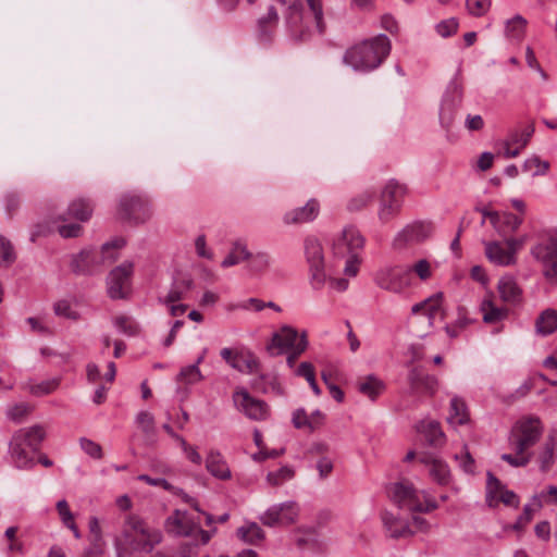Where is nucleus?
Instances as JSON below:
<instances>
[{
	"label": "nucleus",
	"instance_id": "nucleus-1",
	"mask_svg": "<svg viewBox=\"0 0 557 557\" xmlns=\"http://www.w3.org/2000/svg\"><path fill=\"white\" fill-rule=\"evenodd\" d=\"M542 434L543 425L539 418L525 417L518 420L508 436V445L515 455L503 454L500 459L515 468L525 467L533 457L529 449L540 441Z\"/></svg>",
	"mask_w": 557,
	"mask_h": 557
},
{
	"label": "nucleus",
	"instance_id": "nucleus-2",
	"mask_svg": "<svg viewBox=\"0 0 557 557\" xmlns=\"http://www.w3.org/2000/svg\"><path fill=\"white\" fill-rule=\"evenodd\" d=\"M389 52L391 41L381 34L347 49L344 62L356 71L369 72L380 66Z\"/></svg>",
	"mask_w": 557,
	"mask_h": 557
},
{
	"label": "nucleus",
	"instance_id": "nucleus-3",
	"mask_svg": "<svg viewBox=\"0 0 557 557\" xmlns=\"http://www.w3.org/2000/svg\"><path fill=\"white\" fill-rule=\"evenodd\" d=\"M46 437V431L41 425H33L16 431L10 442V454L13 462L18 469H28L35 465L32 453L39 450L42 441Z\"/></svg>",
	"mask_w": 557,
	"mask_h": 557
},
{
	"label": "nucleus",
	"instance_id": "nucleus-4",
	"mask_svg": "<svg viewBox=\"0 0 557 557\" xmlns=\"http://www.w3.org/2000/svg\"><path fill=\"white\" fill-rule=\"evenodd\" d=\"M124 245L123 238H116L103 244L100 250L84 249L73 258L71 268L76 274H94L106 262H114L117 259L116 249Z\"/></svg>",
	"mask_w": 557,
	"mask_h": 557
},
{
	"label": "nucleus",
	"instance_id": "nucleus-5",
	"mask_svg": "<svg viewBox=\"0 0 557 557\" xmlns=\"http://www.w3.org/2000/svg\"><path fill=\"white\" fill-rule=\"evenodd\" d=\"M364 238L360 232L352 227H345L333 243V252L337 258H347L344 272L349 276L358 273L360 251L363 249Z\"/></svg>",
	"mask_w": 557,
	"mask_h": 557
},
{
	"label": "nucleus",
	"instance_id": "nucleus-6",
	"mask_svg": "<svg viewBox=\"0 0 557 557\" xmlns=\"http://www.w3.org/2000/svg\"><path fill=\"white\" fill-rule=\"evenodd\" d=\"M152 215L149 201L135 194H125L120 198L117 216L121 221L138 225L147 222Z\"/></svg>",
	"mask_w": 557,
	"mask_h": 557
},
{
	"label": "nucleus",
	"instance_id": "nucleus-7",
	"mask_svg": "<svg viewBox=\"0 0 557 557\" xmlns=\"http://www.w3.org/2000/svg\"><path fill=\"white\" fill-rule=\"evenodd\" d=\"M406 193V185L400 184L396 180L388 181L381 193L377 212L379 219L383 223H387L400 212Z\"/></svg>",
	"mask_w": 557,
	"mask_h": 557
},
{
	"label": "nucleus",
	"instance_id": "nucleus-8",
	"mask_svg": "<svg viewBox=\"0 0 557 557\" xmlns=\"http://www.w3.org/2000/svg\"><path fill=\"white\" fill-rule=\"evenodd\" d=\"M411 280L412 269L408 265L386 267L375 274L376 285L392 293H401L411 285Z\"/></svg>",
	"mask_w": 557,
	"mask_h": 557
},
{
	"label": "nucleus",
	"instance_id": "nucleus-9",
	"mask_svg": "<svg viewBox=\"0 0 557 557\" xmlns=\"http://www.w3.org/2000/svg\"><path fill=\"white\" fill-rule=\"evenodd\" d=\"M305 255L309 264L311 285L313 288L320 289L326 281L324 255L321 243L314 237L306 238Z\"/></svg>",
	"mask_w": 557,
	"mask_h": 557
},
{
	"label": "nucleus",
	"instance_id": "nucleus-10",
	"mask_svg": "<svg viewBox=\"0 0 557 557\" xmlns=\"http://www.w3.org/2000/svg\"><path fill=\"white\" fill-rule=\"evenodd\" d=\"M531 255L541 262L547 281L557 284V238L549 237L531 249Z\"/></svg>",
	"mask_w": 557,
	"mask_h": 557
},
{
	"label": "nucleus",
	"instance_id": "nucleus-11",
	"mask_svg": "<svg viewBox=\"0 0 557 557\" xmlns=\"http://www.w3.org/2000/svg\"><path fill=\"white\" fill-rule=\"evenodd\" d=\"M299 515V507L295 502H285L271 506L261 517L263 525L287 527L296 522Z\"/></svg>",
	"mask_w": 557,
	"mask_h": 557
},
{
	"label": "nucleus",
	"instance_id": "nucleus-12",
	"mask_svg": "<svg viewBox=\"0 0 557 557\" xmlns=\"http://www.w3.org/2000/svg\"><path fill=\"white\" fill-rule=\"evenodd\" d=\"M134 272V263L125 261L115 267L108 275V294L112 299L125 298L131 286V278Z\"/></svg>",
	"mask_w": 557,
	"mask_h": 557
},
{
	"label": "nucleus",
	"instance_id": "nucleus-13",
	"mask_svg": "<svg viewBox=\"0 0 557 557\" xmlns=\"http://www.w3.org/2000/svg\"><path fill=\"white\" fill-rule=\"evenodd\" d=\"M300 336L296 329L284 325L277 332L272 334L270 343L267 344L265 349L272 357H276L295 349Z\"/></svg>",
	"mask_w": 557,
	"mask_h": 557
},
{
	"label": "nucleus",
	"instance_id": "nucleus-14",
	"mask_svg": "<svg viewBox=\"0 0 557 557\" xmlns=\"http://www.w3.org/2000/svg\"><path fill=\"white\" fill-rule=\"evenodd\" d=\"M286 22L290 36L295 41L302 42L310 38L308 16L304 14L299 2L294 1L289 4Z\"/></svg>",
	"mask_w": 557,
	"mask_h": 557
},
{
	"label": "nucleus",
	"instance_id": "nucleus-15",
	"mask_svg": "<svg viewBox=\"0 0 557 557\" xmlns=\"http://www.w3.org/2000/svg\"><path fill=\"white\" fill-rule=\"evenodd\" d=\"M408 383L413 395H434L437 379L426 373L421 367H412L408 372Z\"/></svg>",
	"mask_w": 557,
	"mask_h": 557
},
{
	"label": "nucleus",
	"instance_id": "nucleus-16",
	"mask_svg": "<svg viewBox=\"0 0 557 557\" xmlns=\"http://www.w3.org/2000/svg\"><path fill=\"white\" fill-rule=\"evenodd\" d=\"M392 499L399 508H406L410 511L421 509L419 507V494L413 487L412 483L408 481H401L393 484Z\"/></svg>",
	"mask_w": 557,
	"mask_h": 557
},
{
	"label": "nucleus",
	"instance_id": "nucleus-17",
	"mask_svg": "<svg viewBox=\"0 0 557 557\" xmlns=\"http://www.w3.org/2000/svg\"><path fill=\"white\" fill-rule=\"evenodd\" d=\"M234 400L249 419L264 420L269 416L267 403L251 397L246 391L236 392Z\"/></svg>",
	"mask_w": 557,
	"mask_h": 557
},
{
	"label": "nucleus",
	"instance_id": "nucleus-18",
	"mask_svg": "<svg viewBox=\"0 0 557 557\" xmlns=\"http://www.w3.org/2000/svg\"><path fill=\"white\" fill-rule=\"evenodd\" d=\"M432 231L433 226L431 223L414 222L398 233L394 245L400 248L407 244L423 242L431 235Z\"/></svg>",
	"mask_w": 557,
	"mask_h": 557
},
{
	"label": "nucleus",
	"instance_id": "nucleus-19",
	"mask_svg": "<svg viewBox=\"0 0 557 557\" xmlns=\"http://www.w3.org/2000/svg\"><path fill=\"white\" fill-rule=\"evenodd\" d=\"M416 430L423 435L430 447L442 448L446 444V435L438 421L421 420L416 424Z\"/></svg>",
	"mask_w": 557,
	"mask_h": 557
},
{
	"label": "nucleus",
	"instance_id": "nucleus-20",
	"mask_svg": "<svg viewBox=\"0 0 557 557\" xmlns=\"http://www.w3.org/2000/svg\"><path fill=\"white\" fill-rule=\"evenodd\" d=\"M320 212V203L317 199L311 198L304 207H299L287 211L284 214V222L286 224H302L313 221Z\"/></svg>",
	"mask_w": 557,
	"mask_h": 557
},
{
	"label": "nucleus",
	"instance_id": "nucleus-21",
	"mask_svg": "<svg viewBox=\"0 0 557 557\" xmlns=\"http://www.w3.org/2000/svg\"><path fill=\"white\" fill-rule=\"evenodd\" d=\"M165 527L169 532L178 536H190L196 525L188 520L187 513L176 509L165 521Z\"/></svg>",
	"mask_w": 557,
	"mask_h": 557
},
{
	"label": "nucleus",
	"instance_id": "nucleus-22",
	"mask_svg": "<svg viewBox=\"0 0 557 557\" xmlns=\"http://www.w3.org/2000/svg\"><path fill=\"white\" fill-rule=\"evenodd\" d=\"M485 255L491 262L502 267L515 264L517 261L508 247L504 248L499 242L485 243Z\"/></svg>",
	"mask_w": 557,
	"mask_h": 557
},
{
	"label": "nucleus",
	"instance_id": "nucleus-23",
	"mask_svg": "<svg viewBox=\"0 0 557 557\" xmlns=\"http://www.w3.org/2000/svg\"><path fill=\"white\" fill-rule=\"evenodd\" d=\"M497 289L505 302L516 305L522 299V289L512 276H503L497 283Z\"/></svg>",
	"mask_w": 557,
	"mask_h": 557
},
{
	"label": "nucleus",
	"instance_id": "nucleus-24",
	"mask_svg": "<svg viewBox=\"0 0 557 557\" xmlns=\"http://www.w3.org/2000/svg\"><path fill=\"white\" fill-rule=\"evenodd\" d=\"M251 387L255 392L263 394H273L274 396H283L284 388L278 379L271 374H260L252 379Z\"/></svg>",
	"mask_w": 557,
	"mask_h": 557
},
{
	"label": "nucleus",
	"instance_id": "nucleus-25",
	"mask_svg": "<svg viewBox=\"0 0 557 557\" xmlns=\"http://www.w3.org/2000/svg\"><path fill=\"white\" fill-rule=\"evenodd\" d=\"M384 527L394 539L407 537L413 534L407 521L395 517L389 512L382 515Z\"/></svg>",
	"mask_w": 557,
	"mask_h": 557
},
{
	"label": "nucleus",
	"instance_id": "nucleus-26",
	"mask_svg": "<svg viewBox=\"0 0 557 557\" xmlns=\"http://www.w3.org/2000/svg\"><path fill=\"white\" fill-rule=\"evenodd\" d=\"M207 470L215 478L220 480H227L231 478L230 468L224 460L223 456L216 451L211 450L206 460Z\"/></svg>",
	"mask_w": 557,
	"mask_h": 557
},
{
	"label": "nucleus",
	"instance_id": "nucleus-27",
	"mask_svg": "<svg viewBox=\"0 0 557 557\" xmlns=\"http://www.w3.org/2000/svg\"><path fill=\"white\" fill-rule=\"evenodd\" d=\"M357 389L371 400H375L385 391V383L377 376L370 374L358 381Z\"/></svg>",
	"mask_w": 557,
	"mask_h": 557
},
{
	"label": "nucleus",
	"instance_id": "nucleus-28",
	"mask_svg": "<svg viewBox=\"0 0 557 557\" xmlns=\"http://www.w3.org/2000/svg\"><path fill=\"white\" fill-rule=\"evenodd\" d=\"M278 23V13L275 7L270 5L265 15L258 20V35L261 40L269 41Z\"/></svg>",
	"mask_w": 557,
	"mask_h": 557
},
{
	"label": "nucleus",
	"instance_id": "nucleus-29",
	"mask_svg": "<svg viewBox=\"0 0 557 557\" xmlns=\"http://www.w3.org/2000/svg\"><path fill=\"white\" fill-rule=\"evenodd\" d=\"M161 541V534L158 531L147 529L144 533L133 537V542H127L135 550L150 553Z\"/></svg>",
	"mask_w": 557,
	"mask_h": 557
},
{
	"label": "nucleus",
	"instance_id": "nucleus-30",
	"mask_svg": "<svg viewBox=\"0 0 557 557\" xmlns=\"http://www.w3.org/2000/svg\"><path fill=\"white\" fill-rule=\"evenodd\" d=\"M536 332L543 336H547L557 331V310L545 309L541 312L535 321Z\"/></svg>",
	"mask_w": 557,
	"mask_h": 557
},
{
	"label": "nucleus",
	"instance_id": "nucleus-31",
	"mask_svg": "<svg viewBox=\"0 0 557 557\" xmlns=\"http://www.w3.org/2000/svg\"><path fill=\"white\" fill-rule=\"evenodd\" d=\"M294 540L299 549L314 550L319 547L318 533L314 528H298L294 531Z\"/></svg>",
	"mask_w": 557,
	"mask_h": 557
},
{
	"label": "nucleus",
	"instance_id": "nucleus-32",
	"mask_svg": "<svg viewBox=\"0 0 557 557\" xmlns=\"http://www.w3.org/2000/svg\"><path fill=\"white\" fill-rule=\"evenodd\" d=\"M92 203L89 199L78 198L73 200L67 208L69 218L76 219L81 222H86L92 214Z\"/></svg>",
	"mask_w": 557,
	"mask_h": 557
},
{
	"label": "nucleus",
	"instance_id": "nucleus-33",
	"mask_svg": "<svg viewBox=\"0 0 557 557\" xmlns=\"http://www.w3.org/2000/svg\"><path fill=\"white\" fill-rule=\"evenodd\" d=\"M481 311L483 312V322L487 324L503 321L508 315V309L497 307L491 299H484L482 301Z\"/></svg>",
	"mask_w": 557,
	"mask_h": 557
},
{
	"label": "nucleus",
	"instance_id": "nucleus-34",
	"mask_svg": "<svg viewBox=\"0 0 557 557\" xmlns=\"http://www.w3.org/2000/svg\"><path fill=\"white\" fill-rule=\"evenodd\" d=\"M250 258L251 253L248 250L247 245L242 240H236L233 243L230 253L224 258L221 265L223 268L233 267Z\"/></svg>",
	"mask_w": 557,
	"mask_h": 557
},
{
	"label": "nucleus",
	"instance_id": "nucleus-35",
	"mask_svg": "<svg viewBox=\"0 0 557 557\" xmlns=\"http://www.w3.org/2000/svg\"><path fill=\"white\" fill-rule=\"evenodd\" d=\"M523 219L511 212L499 213V221L495 225L496 232L500 236H506L509 233L516 232L522 224Z\"/></svg>",
	"mask_w": 557,
	"mask_h": 557
},
{
	"label": "nucleus",
	"instance_id": "nucleus-36",
	"mask_svg": "<svg viewBox=\"0 0 557 557\" xmlns=\"http://www.w3.org/2000/svg\"><path fill=\"white\" fill-rule=\"evenodd\" d=\"M447 421L453 425H463L469 421L468 409L462 399L454 397L450 400V411Z\"/></svg>",
	"mask_w": 557,
	"mask_h": 557
},
{
	"label": "nucleus",
	"instance_id": "nucleus-37",
	"mask_svg": "<svg viewBox=\"0 0 557 557\" xmlns=\"http://www.w3.org/2000/svg\"><path fill=\"white\" fill-rule=\"evenodd\" d=\"M443 302V294L436 293L429 298H426V305L424 307V314L429 319L430 325H433L434 320L440 317L441 320H444L446 314L442 306Z\"/></svg>",
	"mask_w": 557,
	"mask_h": 557
},
{
	"label": "nucleus",
	"instance_id": "nucleus-38",
	"mask_svg": "<svg viewBox=\"0 0 557 557\" xmlns=\"http://www.w3.org/2000/svg\"><path fill=\"white\" fill-rule=\"evenodd\" d=\"M556 448V437L554 435H548L539 455L540 468L542 471H548L553 466Z\"/></svg>",
	"mask_w": 557,
	"mask_h": 557
},
{
	"label": "nucleus",
	"instance_id": "nucleus-39",
	"mask_svg": "<svg viewBox=\"0 0 557 557\" xmlns=\"http://www.w3.org/2000/svg\"><path fill=\"white\" fill-rule=\"evenodd\" d=\"M237 536L246 543L256 544L264 539V531L256 522H251L238 528Z\"/></svg>",
	"mask_w": 557,
	"mask_h": 557
},
{
	"label": "nucleus",
	"instance_id": "nucleus-40",
	"mask_svg": "<svg viewBox=\"0 0 557 557\" xmlns=\"http://www.w3.org/2000/svg\"><path fill=\"white\" fill-rule=\"evenodd\" d=\"M146 530L147 528L140 518L136 516H129L124 523L123 536L126 542H133V537L138 536Z\"/></svg>",
	"mask_w": 557,
	"mask_h": 557
},
{
	"label": "nucleus",
	"instance_id": "nucleus-41",
	"mask_svg": "<svg viewBox=\"0 0 557 557\" xmlns=\"http://www.w3.org/2000/svg\"><path fill=\"white\" fill-rule=\"evenodd\" d=\"M431 478L441 485H447L450 482V470L448 465L438 459L431 468H430Z\"/></svg>",
	"mask_w": 557,
	"mask_h": 557
},
{
	"label": "nucleus",
	"instance_id": "nucleus-42",
	"mask_svg": "<svg viewBox=\"0 0 557 557\" xmlns=\"http://www.w3.org/2000/svg\"><path fill=\"white\" fill-rule=\"evenodd\" d=\"M296 374L298 376H302L307 380V382L309 383L312 392L319 396L321 394V389L319 387V385L317 384V381H315V374H314V368L312 366V363L310 362H301L298 367V369L296 370Z\"/></svg>",
	"mask_w": 557,
	"mask_h": 557
},
{
	"label": "nucleus",
	"instance_id": "nucleus-43",
	"mask_svg": "<svg viewBox=\"0 0 557 557\" xmlns=\"http://www.w3.org/2000/svg\"><path fill=\"white\" fill-rule=\"evenodd\" d=\"M203 379L197 364H190L181 369L177 374V382L184 384H196Z\"/></svg>",
	"mask_w": 557,
	"mask_h": 557
},
{
	"label": "nucleus",
	"instance_id": "nucleus-44",
	"mask_svg": "<svg viewBox=\"0 0 557 557\" xmlns=\"http://www.w3.org/2000/svg\"><path fill=\"white\" fill-rule=\"evenodd\" d=\"M114 325L119 331L127 336H136L140 329L139 325L129 317L119 315L114 319Z\"/></svg>",
	"mask_w": 557,
	"mask_h": 557
},
{
	"label": "nucleus",
	"instance_id": "nucleus-45",
	"mask_svg": "<svg viewBox=\"0 0 557 557\" xmlns=\"http://www.w3.org/2000/svg\"><path fill=\"white\" fill-rule=\"evenodd\" d=\"M522 169L525 172L533 171V176H539L546 174L549 169V163L542 161L537 156H533L523 162Z\"/></svg>",
	"mask_w": 557,
	"mask_h": 557
},
{
	"label": "nucleus",
	"instance_id": "nucleus-46",
	"mask_svg": "<svg viewBox=\"0 0 557 557\" xmlns=\"http://www.w3.org/2000/svg\"><path fill=\"white\" fill-rule=\"evenodd\" d=\"M374 196H375L374 191H370V190L362 191L349 200L347 208L349 211L362 210L363 208H366L369 203H371L373 201Z\"/></svg>",
	"mask_w": 557,
	"mask_h": 557
},
{
	"label": "nucleus",
	"instance_id": "nucleus-47",
	"mask_svg": "<svg viewBox=\"0 0 557 557\" xmlns=\"http://www.w3.org/2000/svg\"><path fill=\"white\" fill-rule=\"evenodd\" d=\"M309 11L314 18L315 27L320 34L325 32V23L323 20V8L321 0H307Z\"/></svg>",
	"mask_w": 557,
	"mask_h": 557
},
{
	"label": "nucleus",
	"instance_id": "nucleus-48",
	"mask_svg": "<svg viewBox=\"0 0 557 557\" xmlns=\"http://www.w3.org/2000/svg\"><path fill=\"white\" fill-rule=\"evenodd\" d=\"M527 20L521 15H516L511 20H508L506 25V32L508 36L512 38H520L525 30Z\"/></svg>",
	"mask_w": 557,
	"mask_h": 557
},
{
	"label": "nucleus",
	"instance_id": "nucleus-49",
	"mask_svg": "<svg viewBox=\"0 0 557 557\" xmlns=\"http://www.w3.org/2000/svg\"><path fill=\"white\" fill-rule=\"evenodd\" d=\"M15 252L10 240L0 234V265L9 267L15 261Z\"/></svg>",
	"mask_w": 557,
	"mask_h": 557
},
{
	"label": "nucleus",
	"instance_id": "nucleus-50",
	"mask_svg": "<svg viewBox=\"0 0 557 557\" xmlns=\"http://www.w3.org/2000/svg\"><path fill=\"white\" fill-rule=\"evenodd\" d=\"M294 476V470L287 466L281 467L276 471L269 472L267 481L273 486H277Z\"/></svg>",
	"mask_w": 557,
	"mask_h": 557
},
{
	"label": "nucleus",
	"instance_id": "nucleus-51",
	"mask_svg": "<svg viewBox=\"0 0 557 557\" xmlns=\"http://www.w3.org/2000/svg\"><path fill=\"white\" fill-rule=\"evenodd\" d=\"M135 422L137 426L146 434L153 435L154 434V418L152 413L148 411H140L137 413L135 418Z\"/></svg>",
	"mask_w": 557,
	"mask_h": 557
},
{
	"label": "nucleus",
	"instance_id": "nucleus-52",
	"mask_svg": "<svg viewBox=\"0 0 557 557\" xmlns=\"http://www.w3.org/2000/svg\"><path fill=\"white\" fill-rule=\"evenodd\" d=\"M89 546L85 549V557H99L104 553L106 542L103 536H88Z\"/></svg>",
	"mask_w": 557,
	"mask_h": 557
},
{
	"label": "nucleus",
	"instance_id": "nucleus-53",
	"mask_svg": "<svg viewBox=\"0 0 557 557\" xmlns=\"http://www.w3.org/2000/svg\"><path fill=\"white\" fill-rule=\"evenodd\" d=\"M458 311H459L458 319L453 324H447L445 326V331H446L447 335L451 338L457 337L459 335V332L461 330L466 329L470 323V320L467 317H465V314H463L465 309L459 308Z\"/></svg>",
	"mask_w": 557,
	"mask_h": 557
},
{
	"label": "nucleus",
	"instance_id": "nucleus-54",
	"mask_svg": "<svg viewBox=\"0 0 557 557\" xmlns=\"http://www.w3.org/2000/svg\"><path fill=\"white\" fill-rule=\"evenodd\" d=\"M486 481V500L492 502L497 493H502L505 488L502 482L491 472L488 471Z\"/></svg>",
	"mask_w": 557,
	"mask_h": 557
},
{
	"label": "nucleus",
	"instance_id": "nucleus-55",
	"mask_svg": "<svg viewBox=\"0 0 557 557\" xmlns=\"http://www.w3.org/2000/svg\"><path fill=\"white\" fill-rule=\"evenodd\" d=\"M30 411L32 407L28 404L21 403L10 407L7 414L10 420L20 423Z\"/></svg>",
	"mask_w": 557,
	"mask_h": 557
},
{
	"label": "nucleus",
	"instance_id": "nucleus-56",
	"mask_svg": "<svg viewBox=\"0 0 557 557\" xmlns=\"http://www.w3.org/2000/svg\"><path fill=\"white\" fill-rule=\"evenodd\" d=\"M492 0H466V5L471 15L482 16L491 8Z\"/></svg>",
	"mask_w": 557,
	"mask_h": 557
},
{
	"label": "nucleus",
	"instance_id": "nucleus-57",
	"mask_svg": "<svg viewBox=\"0 0 557 557\" xmlns=\"http://www.w3.org/2000/svg\"><path fill=\"white\" fill-rule=\"evenodd\" d=\"M308 347V339H307V334L306 332H304L301 335H300V338L297 343V346L295 349H292V350H288L289 354L287 356V359H286V362H287V366L289 368H293L295 366V362L297 360V358L302 354L305 352V350L307 349Z\"/></svg>",
	"mask_w": 557,
	"mask_h": 557
},
{
	"label": "nucleus",
	"instance_id": "nucleus-58",
	"mask_svg": "<svg viewBox=\"0 0 557 557\" xmlns=\"http://www.w3.org/2000/svg\"><path fill=\"white\" fill-rule=\"evenodd\" d=\"M79 444L82 449L91 458L101 459L103 457L102 448L98 443L89 438L82 437L79 440Z\"/></svg>",
	"mask_w": 557,
	"mask_h": 557
},
{
	"label": "nucleus",
	"instance_id": "nucleus-59",
	"mask_svg": "<svg viewBox=\"0 0 557 557\" xmlns=\"http://www.w3.org/2000/svg\"><path fill=\"white\" fill-rule=\"evenodd\" d=\"M458 25V21L455 17H450L448 20L440 22L436 25V30L440 36H442L443 38H447L457 33Z\"/></svg>",
	"mask_w": 557,
	"mask_h": 557
},
{
	"label": "nucleus",
	"instance_id": "nucleus-60",
	"mask_svg": "<svg viewBox=\"0 0 557 557\" xmlns=\"http://www.w3.org/2000/svg\"><path fill=\"white\" fill-rule=\"evenodd\" d=\"M186 292L181 284L173 283L165 297L159 298L160 304L169 305L184 299Z\"/></svg>",
	"mask_w": 557,
	"mask_h": 557
},
{
	"label": "nucleus",
	"instance_id": "nucleus-61",
	"mask_svg": "<svg viewBox=\"0 0 557 557\" xmlns=\"http://www.w3.org/2000/svg\"><path fill=\"white\" fill-rule=\"evenodd\" d=\"M54 313L71 320L78 319V313L74 311L67 300H59L53 306Z\"/></svg>",
	"mask_w": 557,
	"mask_h": 557
},
{
	"label": "nucleus",
	"instance_id": "nucleus-62",
	"mask_svg": "<svg viewBox=\"0 0 557 557\" xmlns=\"http://www.w3.org/2000/svg\"><path fill=\"white\" fill-rule=\"evenodd\" d=\"M535 508L531 504H527L523 507L522 513L518 517L517 521L512 525V529L516 531H521L525 528V525L532 520Z\"/></svg>",
	"mask_w": 557,
	"mask_h": 557
},
{
	"label": "nucleus",
	"instance_id": "nucleus-63",
	"mask_svg": "<svg viewBox=\"0 0 557 557\" xmlns=\"http://www.w3.org/2000/svg\"><path fill=\"white\" fill-rule=\"evenodd\" d=\"M220 355L233 369L244 372L240 364L242 355L234 352L231 348H223Z\"/></svg>",
	"mask_w": 557,
	"mask_h": 557
},
{
	"label": "nucleus",
	"instance_id": "nucleus-64",
	"mask_svg": "<svg viewBox=\"0 0 557 557\" xmlns=\"http://www.w3.org/2000/svg\"><path fill=\"white\" fill-rule=\"evenodd\" d=\"M240 364L243 366L244 371L251 374L257 373L260 370V361L252 352L242 355Z\"/></svg>",
	"mask_w": 557,
	"mask_h": 557
}]
</instances>
